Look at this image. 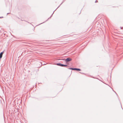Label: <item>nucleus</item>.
Here are the masks:
<instances>
[{"instance_id": "7ed1b4c3", "label": "nucleus", "mask_w": 123, "mask_h": 123, "mask_svg": "<svg viewBox=\"0 0 123 123\" xmlns=\"http://www.w3.org/2000/svg\"><path fill=\"white\" fill-rule=\"evenodd\" d=\"M4 52V51H3V52H1L0 53V59H1L2 58V55L3 54Z\"/></svg>"}, {"instance_id": "f03ea898", "label": "nucleus", "mask_w": 123, "mask_h": 123, "mask_svg": "<svg viewBox=\"0 0 123 123\" xmlns=\"http://www.w3.org/2000/svg\"><path fill=\"white\" fill-rule=\"evenodd\" d=\"M56 65H57L61 66V67H67V65H64L62 64H61L60 63H57L56 64Z\"/></svg>"}, {"instance_id": "0eeeda50", "label": "nucleus", "mask_w": 123, "mask_h": 123, "mask_svg": "<svg viewBox=\"0 0 123 123\" xmlns=\"http://www.w3.org/2000/svg\"><path fill=\"white\" fill-rule=\"evenodd\" d=\"M53 14H52V15L50 17H49V18H51V16H52V15Z\"/></svg>"}, {"instance_id": "39448f33", "label": "nucleus", "mask_w": 123, "mask_h": 123, "mask_svg": "<svg viewBox=\"0 0 123 123\" xmlns=\"http://www.w3.org/2000/svg\"><path fill=\"white\" fill-rule=\"evenodd\" d=\"M69 69L72 70H74V68H68Z\"/></svg>"}, {"instance_id": "1a4fd4ad", "label": "nucleus", "mask_w": 123, "mask_h": 123, "mask_svg": "<svg viewBox=\"0 0 123 123\" xmlns=\"http://www.w3.org/2000/svg\"><path fill=\"white\" fill-rule=\"evenodd\" d=\"M9 13H7V14H9Z\"/></svg>"}, {"instance_id": "9d476101", "label": "nucleus", "mask_w": 123, "mask_h": 123, "mask_svg": "<svg viewBox=\"0 0 123 123\" xmlns=\"http://www.w3.org/2000/svg\"><path fill=\"white\" fill-rule=\"evenodd\" d=\"M121 29H122V27H121Z\"/></svg>"}, {"instance_id": "20e7f679", "label": "nucleus", "mask_w": 123, "mask_h": 123, "mask_svg": "<svg viewBox=\"0 0 123 123\" xmlns=\"http://www.w3.org/2000/svg\"><path fill=\"white\" fill-rule=\"evenodd\" d=\"M74 70L80 71H81V69L79 68H74Z\"/></svg>"}, {"instance_id": "6e6552de", "label": "nucleus", "mask_w": 123, "mask_h": 123, "mask_svg": "<svg viewBox=\"0 0 123 123\" xmlns=\"http://www.w3.org/2000/svg\"><path fill=\"white\" fill-rule=\"evenodd\" d=\"M3 18V17H0V18Z\"/></svg>"}, {"instance_id": "9b49d317", "label": "nucleus", "mask_w": 123, "mask_h": 123, "mask_svg": "<svg viewBox=\"0 0 123 123\" xmlns=\"http://www.w3.org/2000/svg\"><path fill=\"white\" fill-rule=\"evenodd\" d=\"M54 11L53 12V13H54Z\"/></svg>"}, {"instance_id": "423d86ee", "label": "nucleus", "mask_w": 123, "mask_h": 123, "mask_svg": "<svg viewBox=\"0 0 123 123\" xmlns=\"http://www.w3.org/2000/svg\"><path fill=\"white\" fill-rule=\"evenodd\" d=\"M98 2V1H97V0H96V1H95V3H96V2Z\"/></svg>"}, {"instance_id": "f257e3e1", "label": "nucleus", "mask_w": 123, "mask_h": 123, "mask_svg": "<svg viewBox=\"0 0 123 123\" xmlns=\"http://www.w3.org/2000/svg\"><path fill=\"white\" fill-rule=\"evenodd\" d=\"M62 60H65L66 63H67V62L70 61L72 60V59L69 58H68L66 59H63Z\"/></svg>"}]
</instances>
